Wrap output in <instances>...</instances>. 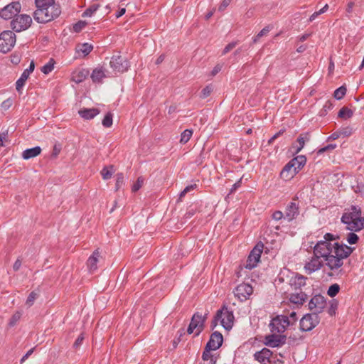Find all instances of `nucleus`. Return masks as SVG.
Returning a JSON list of instances; mask_svg holds the SVG:
<instances>
[{
  "label": "nucleus",
  "instance_id": "obj_18",
  "mask_svg": "<svg viewBox=\"0 0 364 364\" xmlns=\"http://www.w3.org/2000/svg\"><path fill=\"white\" fill-rule=\"evenodd\" d=\"M277 333L267 335L264 337V344L267 346L274 348L278 347L284 343V337L277 335Z\"/></svg>",
  "mask_w": 364,
  "mask_h": 364
},
{
  "label": "nucleus",
  "instance_id": "obj_56",
  "mask_svg": "<svg viewBox=\"0 0 364 364\" xmlns=\"http://www.w3.org/2000/svg\"><path fill=\"white\" fill-rule=\"evenodd\" d=\"M269 364H284V361L279 358H278L277 356L272 355L271 362H269Z\"/></svg>",
  "mask_w": 364,
  "mask_h": 364
},
{
  "label": "nucleus",
  "instance_id": "obj_9",
  "mask_svg": "<svg viewBox=\"0 0 364 364\" xmlns=\"http://www.w3.org/2000/svg\"><path fill=\"white\" fill-rule=\"evenodd\" d=\"M319 323V317L316 314H306L300 320V329L310 331Z\"/></svg>",
  "mask_w": 364,
  "mask_h": 364
},
{
  "label": "nucleus",
  "instance_id": "obj_57",
  "mask_svg": "<svg viewBox=\"0 0 364 364\" xmlns=\"http://www.w3.org/2000/svg\"><path fill=\"white\" fill-rule=\"evenodd\" d=\"M339 137H341V135L339 134V131L337 130L336 132H333V134H331L327 139L328 141H330V140H336L337 139H338Z\"/></svg>",
  "mask_w": 364,
  "mask_h": 364
},
{
  "label": "nucleus",
  "instance_id": "obj_20",
  "mask_svg": "<svg viewBox=\"0 0 364 364\" xmlns=\"http://www.w3.org/2000/svg\"><path fill=\"white\" fill-rule=\"evenodd\" d=\"M310 140V134L308 132L301 134L299 136L295 144L292 145L294 154L299 153L304 148L305 143Z\"/></svg>",
  "mask_w": 364,
  "mask_h": 364
},
{
  "label": "nucleus",
  "instance_id": "obj_39",
  "mask_svg": "<svg viewBox=\"0 0 364 364\" xmlns=\"http://www.w3.org/2000/svg\"><path fill=\"white\" fill-rule=\"evenodd\" d=\"M346 93V88L344 86H341L334 91L333 96L336 100H341Z\"/></svg>",
  "mask_w": 364,
  "mask_h": 364
},
{
  "label": "nucleus",
  "instance_id": "obj_7",
  "mask_svg": "<svg viewBox=\"0 0 364 364\" xmlns=\"http://www.w3.org/2000/svg\"><path fill=\"white\" fill-rule=\"evenodd\" d=\"M205 316L206 314L203 316L198 312H196L193 315L191 323L187 329L188 334L193 333L195 330L196 336H198L202 332L206 318Z\"/></svg>",
  "mask_w": 364,
  "mask_h": 364
},
{
  "label": "nucleus",
  "instance_id": "obj_28",
  "mask_svg": "<svg viewBox=\"0 0 364 364\" xmlns=\"http://www.w3.org/2000/svg\"><path fill=\"white\" fill-rule=\"evenodd\" d=\"M41 148L38 146L26 149L22 152V158L25 160H28L38 156L41 153Z\"/></svg>",
  "mask_w": 364,
  "mask_h": 364
},
{
  "label": "nucleus",
  "instance_id": "obj_55",
  "mask_svg": "<svg viewBox=\"0 0 364 364\" xmlns=\"http://www.w3.org/2000/svg\"><path fill=\"white\" fill-rule=\"evenodd\" d=\"M241 183H242V178L232 185V186L230 189V193H234L238 188H240L241 186Z\"/></svg>",
  "mask_w": 364,
  "mask_h": 364
},
{
  "label": "nucleus",
  "instance_id": "obj_1",
  "mask_svg": "<svg viewBox=\"0 0 364 364\" xmlns=\"http://www.w3.org/2000/svg\"><path fill=\"white\" fill-rule=\"evenodd\" d=\"M336 237L326 233L323 240L318 241L314 247V256L304 264V270L311 274L319 270L323 265L334 274L342 272V267L346 259L353 252V248L336 242Z\"/></svg>",
  "mask_w": 364,
  "mask_h": 364
},
{
  "label": "nucleus",
  "instance_id": "obj_6",
  "mask_svg": "<svg viewBox=\"0 0 364 364\" xmlns=\"http://www.w3.org/2000/svg\"><path fill=\"white\" fill-rule=\"evenodd\" d=\"M32 23V18L29 15L20 14L14 18L11 22V28L16 32H21L28 29Z\"/></svg>",
  "mask_w": 364,
  "mask_h": 364
},
{
  "label": "nucleus",
  "instance_id": "obj_23",
  "mask_svg": "<svg viewBox=\"0 0 364 364\" xmlns=\"http://www.w3.org/2000/svg\"><path fill=\"white\" fill-rule=\"evenodd\" d=\"M296 169L292 164L288 162L282 168L280 173V177L285 181H289L296 175Z\"/></svg>",
  "mask_w": 364,
  "mask_h": 364
},
{
  "label": "nucleus",
  "instance_id": "obj_47",
  "mask_svg": "<svg viewBox=\"0 0 364 364\" xmlns=\"http://www.w3.org/2000/svg\"><path fill=\"white\" fill-rule=\"evenodd\" d=\"M272 218L273 220H274L276 221H279V220H282V218L285 219L284 213H282L280 210H276L272 213Z\"/></svg>",
  "mask_w": 364,
  "mask_h": 364
},
{
  "label": "nucleus",
  "instance_id": "obj_24",
  "mask_svg": "<svg viewBox=\"0 0 364 364\" xmlns=\"http://www.w3.org/2000/svg\"><path fill=\"white\" fill-rule=\"evenodd\" d=\"M80 117L85 120H90L100 114L97 108H82L78 111Z\"/></svg>",
  "mask_w": 364,
  "mask_h": 364
},
{
  "label": "nucleus",
  "instance_id": "obj_37",
  "mask_svg": "<svg viewBox=\"0 0 364 364\" xmlns=\"http://www.w3.org/2000/svg\"><path fill=\"white\" fill-rule=\"evenodd\" d=\"M340 291V286L338 284L331 285L327 291V294L330 297L336 296Z\"/></svg>",
  "mask_w": 364,
  "mask_h": 364
},
{
  "label": "nucleus",
  "instance_id": "obj_63",
  "mask_svg": "<svg viewBox=\"0 0 364 364\" xmlns=\"http://www.w3.org/2000/svg\"><path fill=\"white\" fill-rule=\"evenodd\" d=\"M21 260L17 259V260L14 262V264L13 269H14V270L17 271V270H18V269H19V268L21 267Z\"/></svg>",
  "mask_w": 364,
  "mask_h": 364
},
{
  "label": "nucleus",
  "instance_id": "obj_44",
  "mask_svg": "<svg viewBox=\"0 0 364 364\" xmlns=\"http://www.w3.org/2000/svg\"><path fill=\"white\" fill-rule=\"evenodd\" d=\"M213 91V87L211 85H207L205 87H204L201 92H200V97L201 98H206L208 97L210 93Z\"/></svg>",
  "mask_w": 364,
  "mask_h": 364
},
{
  "label": "nucleus",
  "instance_id": "obj_58",
  "mask_svg": "<svg viewBox=\"0 0 364 364\" xmlns=\"http://www.w3.org/2000/svg\"><path fill=\"white\" fill-rule=\"evenodd\" d=\"M34 348L30 349L21 359L20 363L22 364L33 352Z\"/></svg>",
  "mask_w": 364,
  "mask_h": 364
},
{
  "label": "nucleus",
  "instance_id": "obj_2",
  "mask_svg": "<svg viewBox=\"0 0 364 364\" xmlns=\"http://www.w3.org/2000/svg\"><path fill=\"white\" fill-rule=\"evenodd\" d=\"M36 6L33 12L34 20L39 23H46L58 18L61 9L55 0H35Z\"/></svg>",
  "mask_w": 364,
  "mask_h": 364
},
{
  "label": "nucleus",
  "instance_id": "obj_43",
  "mask_svg": "<svg viewBox=\"0 0 364 364\" xmlns=\"http://www.w3.org/2000/svg\"><path fill=\"white\" fill-rule=\"evenodd\" d=\"M346 240L349 244L353 245V244L357 243V242L358 240V236L354 232H349L347 235Z\"/></svg>",
  "mask_w": 364,
  "mask_h": 364
},
{
  "label": "nucleus",
  "instance_id": "obj_10",
  "mask_svg": "<svg viewBox=\"0 0 364 364\" xmlns=\"http://www.w3.org/2000/svg\"><path fill=\"white\" fill-rule=\"evenodd\" d=\"M21 5L19 2H11L0 11V16L5 19H11L16 16L21 11Z\"/></svg>",
  "mask_w": 364,
  "mask_h": 364
},
{
  "label": "nucleus",
  "instance_id": "obj_41",
  "mask_svg": "<svg viewBox=\"0 0 364 364\" xmlns=\"http://www.w3.org/2000/svg\"><path fill=\"white\" fill-rule=\"evenodd\" d=\"M338 131L339 134L343 137L349 136L353 133V129L350 127H341Z\"/></svg>",
  "mask_w": 364,
  "mask_h": 364
},
{
  "label": "nucleus",
  "instance_id": "obj_21",
  "mask_svg": "<svg viewBox=\"0 0 364 364\" xmlns=\"http://www.w3.org/2000/svg\"><path fill=\"white\" fill-rule=\"evenodd\" d=\"M306 279L307 277L301 274H295V275L290 279L289 285L295 290L300 289L302 287L306 285Z\"/></svg>",
  "mask_w": 364,
  "mask_h": 364
},
{
  "label": "nucleus",
  "instance_id": "obj_5",
  "mask_svg": "<svg viewBox=\"0 0 364 364\" xmlns=\"http://www.w3.org/2000/svg\"><path fill=\"white\" fill-rule=\"evenodd\" d=\"M16 34L11 31H4L0 33V52L6 53L15 46Z\"/></svg>",
  "mask_w": 364,
  "mask_h": 364
},
{
  "label": "nucleus",
  "instance_id": "obj_64",
  "mask_svg": "<svg viewBox=\"0 0 364 364\" xmlns=\"http://www.w3.org/2000/svg\"><path fill=\"white\" fill-rule=\"evenodd\" d=\"M319 15H321V14H319L318 11H316L314 12L310 17H309V22H312L313 21H314Z\"/></svg>",
  "mask_w": 364,
  "mask_h": 364
},
{
  "label": "nucleus",
  "instance_id": "obj_40",
  "mask_svg": "<svg viewBox=\"0 0 364 364\" xmlns=\"http://www.w3.org/2000/svg\"><path fill=\"white\" fill-rule=\"evenodd\" d=\"M112 114L108 112L102 119V124L105 127L109 128L112 125Z\"/></svg>",
  "mask_w": 364,
  "mask_h": 364
},
{
  "label": "nucleus",
  "instance_id": "obj_27",
  "mask_svg": "<svg viewBox=\"0 0 364 364\" xmlns=\"http://www.w3.org/2000/svg\"><path fill=\"white\" fill-rule=\"evenodd\" d=\"M296 169V173L304 166L306 163V157L304 155H299L289 161Z\"/></svg>",
  "mask_w": 364,
  "mask_h": 364
},
{
  "label": "nucleus",
  "instance_id": "obj_16",
  "mask_svg": "<svg viewBox=\"0 0 364 364\" xmlns=\"http://www.w3.org/2000/svg\"><path fill=\"white\" fill-rule=\"evenodd\" d=\"M299 215V203L296 199H293L287 204L284 210L285 220L290 222L296 219Z\"/></svg>",
  "mask_w": 364,
  "mask_h": 364
},
{
  "label": "nucleus",
  "instance_id": "obj_22",
  "mask_svg": "<svg viewBox=\"0 0 364 364\" xmlns=\"http://www.w3.org/2000/svg\"><path fill=\"white\" fill-rule=\"evenodd\" d=\"M100 257V252L98 250H96L90 256L87 261V266L90 272H94L97 269V263Z\"/></svg>",
  "mask_w": 364,
  "mask_h": 364
},
{
  "label": "nucleus",
  "instance_id": "obj_35",
  "mask_svg": "<svg viewBox=\"0 0 364 364\" xmlns=\"http://www.w3.org/2000/svg\"><path fill=\"white\" fill-rule=\"evenodd\" d=\"M21 317V313L20 311L15 312L9 321L8 326L9 328H12L16 325Z\"/></svg>",
  "mask_w": 364,
  "mask_h": 364
},
{
  "label": "nucleus",
  "instance_id": "obj_15",
  "mask_svg": "<svg viewBox=\"0 0 364 364\" xmlns=\"http://www.w3.org/2000/svg\"><path fill=\"white\" fill-rule=\"evenodd\" d=\"M110 67L117 72L124 73L127 70L129 63L121 55H113L109 62Z\"/></svg>",
  "mask_w": 364,
  "mask_h": 364
},
{
  "label": "nucleus",
  "instance_id": "obj_14",
  "mask_svg": "<svg viewBox=\"0 0 364 364\" xmlns=\"http://www.w3.org/2000/svg\"><path fill=\"white\" fill-rule=\"evenodd\" d=\"M223 342V335L218 331H215L210 335V339L208 341L204 350H206L207 352L216 350L222 346Z\"/></svg>",
  "mask_w": 364,
  "mask_h": 364
},
{
  "label": "nucleus",
  "instance_id": "obj_13",
  "mask_svg": "<svg viewBox=\"0 0 364 364\" xmlns=\"http://www.w3.org/2000/svg\"><path fill=\"white\" fill-rule=\"evenodd\" d=\"M253 292L252 287L246 283H242L236 287L234 290V294L241 301H246L250 298Z\"/></svg>",
  "mask_w": 364,
  "mask_h": 364
},
{
  "label": "nucleus",
  "instance_id": "obj_49",
  "mask_svg": "<svg viewBox=\"0 0 364 364\" xmlns=\"http://www.w3.org/2000/svg\"><path fill=\"white\" fill-rule=\"evenodd\" d=\"M336 147V144H328L327 146H325L321 148L318 151V154H323L325 151H329V150H333Z\"/></svg>",
  "mask_w": 364,
  "mask_h": 364
},
{
  "label": "nucleus",
  "instance_id": "obj_62",
  "mask_svg": "<svg viewBox=\"0 0 364 364\" xmlns=\"http://www.w3.org/2000/svg\"><path fill=\"white\" fill-rule=\"evenodd\" d=\"M197 188V185L196 183L194 184H191V185H189V186H187L184 190L186 191V192L188 193L194 189H196Z\"/></svg>",
  "mask_w": 364,
  "mask_h": 364
},
{
  "label": "nucleus",
  "instance_id": "obj_17",
  "mask_svg": "<svg viewBox=\"0 0 364 364\" xmlns=\"http://www.w3.org/2000/svg\"><path fill=\"white\" fill-rule=\"evenodd\" d=\"M272 355L273 353L269 349L263 348L262 350L256 351L253 357L259 364H269Z\"/></svg>",
  "mask_w": 364,
  "mask_h": 364
},
{
  "label": "nucleus",
  "instance_id": "obj_26",
  "mask_svg": "<svg viewBox=\"0 0 364 364\" xmlns=\"http://www.w3.org/2000/svg\"><path fill=\"white\" fill-rule=\"evenodd\" d=\"M93 46L88 43L78 44L75 47V52L77 53V57H85L90 53L92 50Z\"/></svg>",
  "mask_w": 364,
  "mask_h": 364
},
{
  "label": "nucleus",
  "instance_id": "obj_3",
  "mask_svg": "<svg viewBox=\"0 0 364 364\" xmlns=\"http://www.w3.org/2000/svg\"><path fill=\"white\" fill-rule=\"evenodd\" d=\"M341 222L351 232H358L364 229V217L362 216L360 208L355 205L346 210L341 217Z\"/></svg>",
  "mask_w": 364,
  "mask_h": 364
},
{
  "label": "nucleus",
  "instance_id": "obj_31",
  "mask_svg": "<svg viewBox=\"0 0 364 364\" xmlns=\"http://www.w3.org/2000/svg\"><path fill=\"white\" fill-rule=\"evenodd\" d=\"M29 75H30L28 73V72L23 70L21 77L16 82V89L18 92H21Z\"/></svg>",
  "mask_w": 364,
  "mask_h": 364
},
{
  "label": "nucleus",
  "instance_id": "obj_50",
  "mask_svg": "<svg viewBox=\"0 0 364 364\" xmlns=\"http://www.w3.org/2000/svg\"><path fill=\"white\" fill-rule=\"evenodd\" d=\"M272 28L271 26H267L264 28H262L257 35V38H261L263 36L267 35Z\"/></svg>",
  "mask_w": 364,
  "mask_h": 364
},
{
  "label": "nucleus",
  "instance_id": "obj_59",
  "mask_svg": "<svg viewBox=\"0 0 364 364\" xmlns=\"http://www.w3.org/2000/svg\"><path fill=\"white\" fill-rule=\"evenodd\" d=\"M222 66L220 65H216L211 71V75L215 76L221 70Z\"/></svg>",
  "mask_w": 364,
  "mask_h": 364
},
{
  "label": "nucleus",
  "instance_id": "obj_38",
  "mask_svg": "<svg viewBox=\"0 0 364 364\" xmlns=\"http://www.w3.org/2000/svg\"><path fill=\"white\" fill-rule=\"evenodd\" d=\"M112 166L104 167L101 171V175L104 180H108L111 178L113 171H112Z\"/></svg>",
  "mask_w": 364,
  "mask_h": 364
},
{
  "label": "nucleus",
  "instance_id": "obj_48",
  "mask_svg": "<svg viewBox=\"0 0 364 364\" xmlns=\"http://www.w3.org/2000/svg\"><path fill=\"white\" fill-rule=\"evenodd\" d=\"M144 179L141 177L138 178L136 183L132 186V191H137L143 185Z\"/></svg>",
  "mask_w": 364,
  "mask_h": 364
},
{
  "label": "nucleus",
  "instance_id": "obj_12",
  "mask_svg": "<svg viewBox=\"0 0 364 364\" xmlns=\"http://www.w3.org/2000/svg\"><path fill=\"white\" fill-rule=\"evenodd\" d=\"M262 252V245L261 247H259L258 246L255 247L250 252L246 261V264L244 265V268L250 270L257 267L260 260Z\"/></svg>",
  "mask_w": 364,
  "mask_h": 364
},
{
  "label": "nucleus",
  "instance_id": "obj_30",
  "mask_svg": "<svg viewBox=\"0 0 364 364\" xmlns=\"http://www.w3.org/2000/svg\"><path fill=\"white\" fill-rule=\"evenodd\" d=\"M218 357L210 351L203 350L200 364H216Z\"/></svg>",
  "mask_w": 364,
  "mask_h": 364
},
{
  "label": "nucleus",
  "instance_id": "obj_53",
  "mask_svg": "<svg viewBox=\"0 0 364 364\" xmlns=\"http://www.w3.org/2000/svg\"><path fill=\"white\" fill-rule=\"evenodd\" d=\"M230 0H223L218 7L220 11H223L230 4Z\"/></svg>",
  "mask_w": 364,
  "mask_h": 364
},
{
  "label": "nucleus",
  "instance_id": "obj_25",
  "mask_svg": "<svg viewBox=\"0 0 364 364\" xmlns=\"http://www.w3.org/2000/svg\"><path fill=\"white\" fill-rule=\"evenodd\" d=\"M308 299L307 294L300 291L299 292L292 293L289 295L291 303L296 305H302Z\"/></svg>",
  "mask_w": 364,
  "mask_h": 364
},
{
  "label": "nucleus",
  "instance_id": "obj_45",
  "mask_svg": "<svg viewBox=\"0 0 364 364\" xmlns=\"http://www.w3.org/2000/svg\"><path fill=\"white\" fill-rule=\"evenodd\" d=\"M87 25L85 21H80L73 26V31L76 33L80 32Z\"/></svg>",
  "mask_w": 364,
  "mask_h": 364
},
{
  "label": "nucleus",
  "instance_id": "obj_29",
  "mask_svg": "<svg viewBox=\"0 0 364 364\" xmlns=\"http://www.w3.org/2000/svg\"><path fill=\"white\" fill-rule=\"evenodd\" d=\"M105 72V69H104L102 67L96 68L95 69H94L90 76L93 82H101L102 80L106 77Z\"/></svg>",
  "mask_w": 364,
  "mask_h": 364
},
{
  "label": "nucleus",
  "instance_id": "obj_11",
  "mask_svg": "<svg viewBox=\"0 0 364 364\" xmlns=\"http://www.w3.org/2000/svg\"><path fill=\"white\" fill-rule=\"evenodd\" d=\"M326 300L324 296L317 294L313 296L309 302V309L313 314L318 315L321 313L326 306Z\"/></svg>",
  "mask_w": 364,
  "mask_h": 364
},
{
  "label": "nucleus",
  "instance_id": "obj_34",
  "mask_svg": "<svg viewBox=\"0 0 364 364\" xmlns=\"http://www.w3.org/2000/svg\"><path fill=\"white\" fill-rule=\"evenodd\" d=\"M193 135V131L191 129H185L181 134L180 142L183 144H186Z\"/></svg>",
  "mask_w": 364,
  "mask_h": 364
},
{
  "label": "nucleus",
  "instance_id": "obj_51",
  "mask_svg": "<svg viewBox=\"0 0 364 364\" xmlns=\"http://www.w3.org/2000/svg\"><path fill=\"white\" fill-rule=\"evenodd\" d=\"M237 45V42H231L228 43L223 49L222 52V55H225L228 52H230L232 49H233Z\"/></svg>",
  "mask_w": 364,
  "mask_h": 364
},
{
  "label": "nucleus",
  "instance_id": "obj_33",
  "mask_svg": "<svg viewBox=\"0 0 364 364\" xmlns=\"http://www.w3.org/2000/svg\"><path fill=\"white\" fill-rule=\"evenodd\" d=\"M353 114V112L347 107H342L338 112V117L342 119H350Z\"/></svg>",
  "mask_w": 364,
  "mask_h": 364
},
{
  "label": "nucleus",
  "instance_id": "obj_46",
  "mask_svg": "<svg viewBox=\"0 0 364 364\" xmlns=\"http://www.w3.org/2000/svg\"><path fill=\"white\" fill-rule=\"evenodd\" d=\"M36 297H37V294L36 292H34V291L31 292L26 299V305H28V306H31L33 304V302H34L35 299H36Z\"/></svg>",
  "mask_w": 364,
  "mask_h": 364
},
{
  "label": "nucleus",
  "instance_id": "obj_19",
  "mask_svg": "<svg viewBox=\"0 0 364 364\" xmlns=\"http://www.w3.org/2000/svg\"><path fill=\"white\" fill-rule=\"evenodd\" d=\"M89 75V71L85 68H78L74 70L71 73V80L75 82L77 84H79L83 82L87 75Z\"/></svg>",
  "mask_w": 364,
  "mask_h": 364
},
{
  "label": "nucleus",
  "instance_id": "obj_60",
  "mask_svg": "<svg viewBox=\"0 0 364 364\" xmlns=\"http://www.w3.org/2000/svg\"><path fill=\"white\" fill-rule=\"evenodd\" d=\"M336 308H337V304L336 303L331 304V307H330V309L328 310L329 314L331 315V316L335 314Z\"/></svg>",
  "mask_w": 364,
  "mask_h": 364
},
{
  "label": "nucleus",
  "instance_id": "obj_52",
  "mask_svg": "<svg viewBox=\"0 0 364 364\" xmlns=\"http://www.w3.org/2000/svg\"><path fill=\"white\" fill-rule=\"evenodd\" d=\"M84 338H85L84 334L80 333L79 335V336L77 337V338L76 339V341H75V343L73 344V347L76 348H78L82 344Z\"/></svg>",
  "mask_w": 364,
  "mask_h": 364
},
{
  "label": "nucleus",
  "instance_id": "obj_42",
  "mask_svg": "<svg viewBox=\"0 0 364 364\" xmlns=\"http://www.w3.org/2000/svg\"><path fill=\"white\" fill-rule=\"evenodd\" d=\"M124 182V174L122 173H118L116 175V191L119 190Z\"/></svg>",
  "mask_w": 364,
  "mask_h": 364
},
{
  "label": "nucleus",
  "instance_id": "obj_54",
  "mask_svg": "<svg viewBox=\"0 0 364 364\" xmlns=\"http://www.w3.org/2000/svg\"><path fill=\"white\" fill-rule=\"evenodd\" d=\"M289 318V326L293 325L297 320L296 314L294 311H292L290 313L289 316H288Z\"/></svg>",
  "mask_w": 364,
  "mask_h": 364
},
{
  "label": "nucleus",
  "instance_id": "obj_8",
  "mask_svg": "<svg viewBox=\"0 0 364 364\" xmlns=\"http://www.w3.org/2000/svg\"><path fill=\"white\" fill-rule=\"evenodd\" d=\"M289 326V318L284 315H279L272 318L269 324L271 332L278 333L284 332Z\"/></svg>",
  "mask_w": 364,
  "mask_h": 364
},
{
  "label": "nucleus",
  "instance_id": "obj_36",
  "mask_svg": "<svg viewBox=\"0 0 364 364\" xmlns=\"http://www.w3.org/2000/svg\"><path fill=\"white\" fill-rule=\"evenodd\" d=\"M100 5L97 4H94L90 6L82 14L83 17H90L93 15V14L99 9Z\"/></svg>",
  "mask_w": 364,
  "mask_h": 364
},
{
  "label": "nucleus",
  "instance_id": "obj_4",
  "mask_svg": "<svg viewBox=\"0 0 364 364\" xmlns=\"http://www.w3.org/2000/svg\"><path fill=\"white\" fill-rule=\"evenodd\" d=\"M234 318L232 311L224 306L217 311L211 323V328H215L220 322L225 329L230 330L233 326Z\"/></svg>",
  "mask_w": 364,
  "mask_h": 364
},
{
  "label": "nucleus",
  "instance_id": "obj_32",
  "mask_svg": "<svg viewBox=\"0 0 364 364\" xmlns=\"http://www.w3.org/2000/svg\"><path fill=\"white\" fill-rule=\"evenodd\" d=\"M55 61L53 58H50L47 63H46L41 68V72L45 74L48 75L50 73H51L54 68H55Z\"/></svg>",
  "mask_w": 364,
  "mask_h": 364
},
{
  "label": "nucleus",
  "instance_id": "obj_61",
  "mask_svg": "<svg viewBox=\"0 0 364 364\" xmlns=\"http://www.w3.org/2000/svg\"><path fill=\"white\" fill-rule=\"evenodd\" d=\"M34 68H35V64H34V62L33 61H31V63H30V65L28 67V68L24 70V71L26 72H28V73L29 75H31V73L34 70Z\"/></svg>",
  "mask_w": 364,
  "mask_h": 364
}]
</instances>
